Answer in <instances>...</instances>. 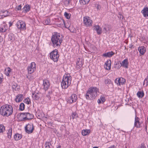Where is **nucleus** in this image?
<instances>
[{"label": "nucleus", "mask_w": 148, "mask_h": 148, "mask_svg": "<svg viewBox=\"0 0 148 148\" xmlns=\"http://www.w3.org/2000/svg\"><path fill=\"white\" fill-rule=\"evenodd\" d=\"M63 39L62 35L57 32H54L51 38L52 44L54 46L55 45L56 47H58L60 46Z\"/></svg>", "instance_id": "1"}, {"label": "nucleus", "mask_w": 148, "mask_h": 148, "mask_svg": "<svg viewBox=\"0 0 148 148\" xmlns=\"http://www.w3.org/2000/svg\"><path fill=\"white\" fill-rule=\"evenodd\" d=\"M13 108L11 106L6 104L2 106L0 109V114L3 116H8L13 112Z\"/></svg>", "instance_id": "2"}, {"label": "nucleus", "mask_w": 148, "mask_h": 148, "mask_svg": "<svg viewBox=\"0 0 148 148\" xmlns=\"http://www.w3.org/2000/svg\"><path fill=\"white\" fill-rule=\"evenodd\" d=\"M98 90V89L95 87L89 88L86 95V99L88 100L95 99L97 96Z\"/></svg>", "instance_id": "3"}, {"label": "nucleus", "mask_w": 148, "mask_h": 148, "mask_svg": "<svg viewBox=\"0 0 148 148\" xmlns=\"http://www.w3.org/2000/svg\"><path fill=\"white\" fill-rule=\"evenodd\" d=\"M71 77L69 75L65 77L64 76L62 82H61V86L63 88H66L71 84Z\"/></svg>", "instance_id": "4"}, {"label": "nucleus", "mask_w": 148, "mask_h": 148, "mask_svg": "<svg viewBox=\"0 0 148 148\" xmlns=\"http://www.w3.org/2000/svg\"><path fill=\"white\" fill-rule=\"evenodd\" d=\"M20 116L23 118V120H27L33 119L34 116L32 114L29 112L21 113H20Z\"/></svg>", "instance_id": "5"}, {"label": "nucleus", "mask_w": 148, "mask_h": 148, "mask_svg": "<svg viewBox=\"0 0 148 148\" xmlns=\"http://www.w3.org/2000/svg\"><path fill=\"white\" fill-rule=\"evenodd\" d=\"M50 58L54 62H57L59 58L58 50L55 49L52 51L50 54Z\"/></svg>", "instance_id": "6"}, {"label": "nucleus", "mask_w": 148, "mask_h": 148, "mask_svg": "<svg viewBox=\"0 0 148 148\" xmlns=\"http://www.w3.org/2000/svg\"><path fill=\"white\" fill-rule=\"evenodd\" d=\"M18 28H19L20 30H23L26 29V25L24 22L20 20L16 24Z\"/></svg>", "instance_id": "7"}, {"label": "nucleus", "mask_w": 148, "mask_h": 148, "mask_svg": "<svg viewBox=\"0 0 148 148\" xmlns=\"http://www.w3.org/2000/svg\"><path fill=\"white\" fill-rule=\"evenodd\" d=\"M34 129V128L33 124L29 123L25 127L26 132L28 134L32 133Z\"/></svg>", "instance_id": "8"}, {"label": "nucleus", "mask_w": 148, "mask_h": 148, "mask_svg": "<svg viewBox=\"0 0 148 148\" xmlns=\"http://www.w3.org/2000/svg\"><path fill=\"white\" fill-rule=\"evenodd\" d=\"M125 82V79L123 78H116L115 79V82L117 85H121L124 84Z\"/></svg>", "instance_id": "9"}, {"label": "nucleus", "mask_w": 148, "mask_h": 148, "mask_svg": "<svg viewBox=\"0 0 148 148\" xmlns=\"http://www.w3.org/2000/svg\"><path fill=\"white\" fill-rule=\"evenodd\" d=\"M139 118L136 116L135 118L134 126L137 128H139L141 127V123L140 121Z\"/></svg>", "instance_id": "10"}, {"label": "nucleus", "mask_w": 148, "mask_h": 148, "mask_svg": "<svg viewBox=\"0 0 148 148\" xmlns=\"http://www.w3.org/2000/svg\"><path fill=\"white\" fill-rule=\"evenodd\" d=\"M43 88L45 90L49 87L50 86V83L49 82L47 79H45L43 81Z\"/></svg>", "instance_id": "11"}, {"label": "nucleus", "mask_w": 148, "mask_h": 148, "mask_svg": "<svg viewBox=\"0 0 148 148\" xmlns=\"http://www.w3.org/2000/svg\"><path fill=\"white\" fill-rule=\"evenodd\" d=\"M111 61L110 60H107L105 64L104 67L106 69L109 70L111 67Z\"/></svg>", "instance_id": "12"}, {"label": "nucleus", "mask_w": 148, "mask_h": 148, "mask_svg": "<svg viewBox=\"0 0 148 148\" xmlns=\"http://www.w3.org/2000/svg\"><path fill=\"white\" fill-rule=\"evenodd\" d=\"M84 23L86 26H91L92 21L90 19H84Z\"/></svg>", "instance_id": "13"}, {"label": "nucleus", "mask_w": 148, "mask_h": 148, "mask_svg": "<svg viewBox=\"0 0 148 148\" xmlns=\"http://www.w3.org/2000/svg\"><path fill=\"white\" fill-rule=\"evenodd\" d=\"M104 82L107 85V86L108 88H110L113 86L112 83L110 79H105Z\"/></svg>", "instance_id": "14"}, {"label": "nucleus", "mask_w": 148, "mask_h": 148, "mask_svg": "<svg viewBox=\"0 0 148 148\" xmlns=\"http://www.w3.org/2000/svg\"><path fill=\"white\" fill-rule=\"evenodd\" d=\"M94 29L95 30L98 34L100 35L102 33V28L99 25H95L94 26Z\"/></svg>", "instance_id": "15"}, {"label": "nucleus", "mask_w": 148, "mask_h": 148, "mask_svg": "<svg viewBox=\"0 0 148 148\" xmlns=\"http://www.w3.org/2000/svg\"><path fill=\"white\" fill-rule=\"evenodd\" d=\"M128 60L126 59L124 60L122 62V63H120L121 66H122L123 67H124L126 68H127L128 67Z\"/></svg>", "instance_id": "16"}, {"label": "nucleus", "mask_w": 148, "mask_h": 148, "mask_svg": "<svg viewBox=\"0 0 148 148\" xmlns=\"http://www.w3.org/2000/svg\"><path fill=\"white\" fill-rule=\"evenodd\" d=\"M138 50L140 54L143 55L146 51V49L144 46L139 47L138 48Z\"/></svg>", "instance_id": "17"}, {"label": "nucleus", "mask_w": 148, "mask_h": 148, "mask_svg": "<svg viewBox=\"0 0 148 148\" xmlns=\"http://www.w3.org/2000/svg\"><path fill=\"white\" fill-rule=\"evenodd\" d=\"M23 98V96L22 94H20L16 96L15 101L16 102H19L21 101Z\"/></svg>", "instance_id": "18"}, {"label": "nucleus", "mask_w": 148, "mask_h": 148, "mask_svg": "<svg viewBox=\"0 0 148 148\" xmlns=\"http://www.w3.org/2000/svg\"><path fill=\"white\" fill-rule=\"evenodd\" d=\"M141 12L143 14L144 16L145 17L148 18V8H145Z\"/></svg>", "instance_id": "19"}, {"label": "nucleus", "mask_w": 148, "mask_h": 148, "mask_svg": "<svg viewBox=\"0 0 148 148\" xmlns=\"http://www.w3.org/2000/svg\"><path fill=\"white\" fill-rule=\"evenodd\" d=\"M114 54V53L112 51H111L103 53V56L106 57H112Z\"/></svg>", "instance_id": "20"}, {"label": "nucleus", "mask_w": 148, "mask_h": 148, "mask_svg": "<svg viewBox=\"0 0 148 148\" xmlns=\"http://www.w3.org/2000/svg\"><path fill=\"white\" fill-rule=\"evenodd\" d=\"M32 97L34 100H38L40 97V94L38 92L33 93L32 95Z\"/></svg>", "instance_id": "21"}, {"label": "nucleus", "mask_w": 148, "mask_h": 148, "mask_svg": "<svg viewBox=\"0 0 148 148\" xmlns=\"http://www.w3.org/2000/svg\"><path fill=\"white\" fill-rule=\"evenodd\" d=\"M30 10V8L29 5H25L23 9V12L24 13H26L29 11Z\"/></svg>", "instance_id": "22"}, {"label": "nucleus", "mask_w": 148, "mask_h": 148, "mask_svg": "<svg viewBox=\"0 0 148 148\" xmlns=\"http://www.w3.org/2000/svg\"><path fill=\"white\" fill-rule=\"evenodd\" d=\"M121 62L120 61H118L116 62L115 61L114 62V67L117 69H119L121 66L120 64Z\"/></svg>", "instance_id": "23"}, {"label": "nucleus", "mask_w": 148, "mask_h": 148, "mask_svg": "<svg viewBox=\"0 0 148 148\" xmlns=\"http://www.w3.org/2000/svg\"><path fill=\"white\" fill-rule=\"evenodd\" d=\"M21 134L18 133L15 134L14 136V138L15 140H18L21 139L22 137Z\"/></svg>", "instance_id": "24"}, {"label": "nucleus", "mask_w": 148, "mask_h": 148, "mask_svg": "<svg viewBox=\"0 0 148 148\" xmlns=\"http://www.w3.org/2000/svg\"><path fill=\"white\" fill-rule=\"evenodd\" d=\"M42 22L45 25H51L52 24V23L50 19H44Z\"/></svg>", "instance_id": "25"}, {"label": "nucleus", "mask_w": 148, "mask_h": 148, "mask_svg": "<svg viewBox=\"0 0 148 148\" xmlns=\"http://www.w3.org/2000/svg\"><path fill=\"white\" fill-rule=\"evenodd\" d=\"M90 132V130H85L82 131V134L84 136H86L89 134Z\"/></svg>", "instance_id": "26"}, {"label": "nucleus", "mask_w": 148, "mask_h": 148, "mask_svg": "<svg viewBox=\"0 0 148 148\" xmlns=\"http://www.w3.org/2000/svg\"><path fill=\"white\" fill-rule=\"evenodd\" d=\"M32 65H34V67H33L32 68H30L29 67H28L27 68L28 73L30 74H31L35 70V69L34 65H33V64H32Z\"/></svg>", "instance_id": "27"}, {"label": "nucleus", "mask_w": 148, "mask_h": 148, "mask_svg": "<svg viewBox=\"0 0 148 148\" xmlns=\"http://www.w3.org/2000/svg\"><path fill=\"white\" fill-rule=\"evenodd\" d=\"M8 29V27L7 25L5 24L3 25V27H1L0 30L1 32H5Z\"/></svg>", "instance_id": "28"}, {"label": "nucleus", "mask_w": 148, "mask_h": 148, "mask_svg": "<svg viewBox=\"0 0 148 148\" xmlns=\"http://www.w3.org/2000/svg\"><path fill=\"white\" fill-rule=\"evenodd\" d=\"M5 72L6 75L8 76H9V73L11 72V69L9 67H7L5 70Z\"/></svg>", "instance_id": "29"}, {"label": "nucleus", "mask_w": 148, "mask_h": 148, "mask_svg": "<svg viewBox=\"0 0 148 148\" xmlns=\"http://www.w3.org/2000/svg\"><path fill=\"white\" fill-rule=\"evenodd\" d=\"M62 20L64 23L65 27L66 28H69L70 25V22H69L68 21L65 22L64 19H62Z\"/></svg>", "instance_id": "30"}, {"label": "nucleus", "mask_w": 148, "mask_h": 148, "mask_svg": "<svg viewBox=\"0 0 148 148\" xmlns=\"http://www.w3.org/2000/svg\"><path fill=\"white\" fill-rule=\"evenodd\" d=\"M137 95L138 97L140 98H142L144 96V93L143 92L138 91Z\"/></svg>", "instance_id": "31"}, {"label": "nucleus", "mask_w": 148, "mask_h": 148, "mask_svg": "<svg viewBox=\"0 0 148 148\" xmlns=\"http://www.w3.org/2000/svg\"><path fill=\"white\" fill-rule=\"evenodd\" d=\"M71 98L72 99V100L73 101V103L76 101L77 99V97L76 95L75 94H72L71 95Z\"/></svg>", "instance_id": "32"}, {"label": "nucleus", "mask_w": 148, "mask_h": 148, "mask_svg": "<svg viewBox=\"0 0 148 148\" xmlns=\"http://www.w3.org/2000/svg\"><path fill=\"white\" fill-rule=\"evenodd\" d=\"M90 0H79L80 3L83 5H85L88 3Z\"/></svg>", "instance_id": "33"}, {"label": "nucleus", "mask_w": 148, "mask_h": 148, "mask_svg": "<svg viewBox=\"0 0 148 148\" xmlns=\"http://www.w3.org/2000/svg\"><path fill=\"white\" fill-rule=\"evenodd\" d=\"M12 88L14 90L16 91L19 89V87L16 84H15L12 86Z\"/></svg>", "instance_id": "34"}, {"label": "nucleus", "mask_w": 148, "mask_h": 148, "mask_svg": "<svg viewBox=\"0 0 148 148\" xmlns=\"http://www.w3.org/2000/svg\"><path fill=\"white\" fill-rule=\"evenodd\" d=\"M76 64L77 67L79 69L82 66V61H77Z\"/></svg>", "instance_id": "35"}, {"label": "nucleus", "mask_w": 148, "mask_h": 148, "mask_svg": "<svg viewBox=\"0 0 148 148\" xmlns=\"http://www.w3.org/2000/svg\"><path fill=\"white\" fill-rule=\"evenodd\" d=\"M64 16L66 18H70L71 16V14L66 12H65L64 13Z\"/></svg>", "instance_id": "36"}, {"label": "nucleus", "mask_w": 148, "mask_h": 148, "mask_svg": "<svg viewBox=\"0 0 148 148\" xmlns=\"http://www.w3.org/2000/svg\"><path fill=\"white\" fill-rule=\"evenodd\" d=\"M51 143L49 142H46L45 144V148H51Z\"/></svg>", "instance_id": "37"}, {"label": "nucleus", "mask_w": 148, "mask_h": 148, "mask_svg": "<svg viewBox=\"0 0 148 148\" xmlns=\"http://www.w3.org/2000/svg\"><path fill=\"white\" fill-rule=\"evenodd\" d=\"M25 108V105L24 103H21L20 105L19 110H23Z\"/></svg>", "instance_id": "38"}, {"label": "nucleus", "mask_w": 148, "mask_h": 148, "mask_svg": "<svg viewBox=\"0 0 148 148\" xmlns=\"http://www.w3.org/2000/svg\"><path fill=\"white\" fill-rule=\"evenodd\" d=\"M5 129L4 126L3 125L0 124V133H3Z\"/></svg>", "instance_id": "39"}, {"label": "nucleus", "mask_w": 148, "mask_h": 148, "mask_svg": "<svg viewBox=\"0 0 148 148\" xmlns=\"http://www.w3.org/2000/svg\"><path fill=\"white\" fill-rule=\"evenodd\" d=\"M24 102L26 103L29 104L31 103V101L29 97L27 98L24 101Z\"/></svg>", "instance_id": "40"}, {"label": "nucleus", "mask_w": 148, "mask_h": 148, "mask_svg": "<svg viewBox=\"0 0 148 148\" xmlns=\"http://www.w3.org/2000/svg\"><path fill=\"white\" fill-rule=\"evenodd\" d=\"M78 115L75 112L73 113L71 115V117L73 119H74L77 117Z\"/></svg>", "instance_id": "41"}, {"label": "nucleus", "mask_w": 148, "mask_h": 148, "mask_svg": "<svg viewBox=\"0 0 148 148\" xmlns=\"http://www.w3.org/2000/svg\"><path fill=\"white\" fill-rule=\"evenodd\" d=\"M32 64H33V65H34L35 66V69H36V64H35V63L34 62H32L30 64V65L28 67H29V68H33V67H34V65H33V66H32Z\"/></svg>", "instance_id": "42"}, {"label": "nucleus", "mask_w": 148, "mask_h": 148, "mask_svg": "<svg viewBox=\"0 0 148 148\" xmlns=\"http://www.w3.org/2000/svg\"><path fill=\"white\" fill-rule=\"evenodd\" d=\"M72 99L71 98V96L70 97L68 98L67 99V102L68 103H69L70 104H71L73 103V101H72Z\"/></svg>", "instance_id": "43"}, {"label": "nucleus", "mask_w": 148, "mask_h": 148, "mask_svg": "<svg viewBox=\"0 0 148 148\" xmlns=\"http://www.w3.org/2000/svg\"><path fill=\"white\" fill-rule=\"evenodd\" d=\"M145 83L146 86H147L148 85V76L145 79L143 84L144 85Z\"/></svg>", "instance_id": "44"}, {"label": "nucleus", "mask_w": 148, "mask_h": 148, "mask_svg": "<svg viewBox=\"0 0 148 148\" xmlns=\"http://www.w3.org/2000/svg\"><path fill=\"white\" fill-rule=\"evenodd\" d=\"M12 132V130H11L10 131H9L8 133V137L9 138H11Z\"/></svg>", "instance_id": "45"}, {"label": "nucleus", "mask_w": 148, "mask_h": 148, "mask_svg": "<svg viewBox=\"0 0 148 148\" xmlns=\"http://www.w3.org/2000/svg\"><path fill=\"white\" fill-rule=\"evenodd\" d=\"M106 27L108 31H109L111 30V26L109 25H106Z\"/></svg>", "instance_id": "46"}, {"label": "nucleus", "mask_w": 148, "mask_h": 148, "mask_svg": "<svg viewBox=\"0 0 148 148\" xmlns=\"http://www.w3.org/2000/svg\"><path fill=\"white\" fill-rule=\"evenodd\" d=\"M21 5H20L16 7V9L17 10H21Z\"/></svg>", "instance_id": "47"}, {"label": "nucleus", "mask_w": 148, "mask_h": 148, "mask_svg": "<svg viewBox=\"0 0 148 148\" xmlns=\"http://www.w3.org/2000/svg\"><path fill=\"white\" fill-rule=\"evenodd\" d=\"M100 99L101 101H102L103 103L105 101V98L104 97H100Z\"/></svg>", "instance_id": "48"}, {"label": "nucleus", "mask_w": 148, "mask_h": 148, "mask_svg": "<svg viewBox=\"0 0 148 148\" xmlns=\"http://www.w3.org/2000/svg\"><path fill=\"white\" fill-rule=\"evenodd\" d=\"M134 47L132 43L130 45H129V48L132 49V48H134Z\"/></svg>", "instance_id": "49"}, {"label": "nucleus", "mask_w": 148, "mask_h": 148, "mask_svg": "<svg viewBox=\"0 0 148 148\" xmlns=\"http://www.w3.org/2000/svg\"><path fill=\"white\" fill-rule=\"evenodd\" d=\"M138 148H146V147L145 146L144 144H141L140 146Z\"/></svg>", "instance_id": "50"}, {"label": "nucleus", "mask_w": 148, "mask_h": 148, "mask_svg": "<svg viewBox=\"0 0 148 148\" xmlns=\"http://www.w3.org/2000/svg\"><path fill=\"white\" fill-rule=\"evenodd\" d=\"M101 6L99 5H97V8L98 10H99L101 9Z\"/></svg>", "instance_id": "51"}, {"label": "nucleus", "mask_w": 148, "mask_h": 148, "mask_svg": "<svg viewBox=\"0 0 148 148\" xmlns=\"http://www.w3.org/2000/svg\"><path fill=\"white\" fill-rule=\"evenodd\" d=\"M29 75L27 76V78L29 80H31L33 79V78H30V77H29Z\"/></svg>", "instance_id": "52"}, {"label": "nucleus", "mask_w": 148, "mask_h": 148, "mask_svg": "<svg viewBox=\"0 0 148 148\" xmlns=\"http://www.w3.org/2000/svg\"><path fill=\"white\" fill-rule=\"evenodd\" d=\"M103 30H105V32L106 33L108 31V30H107V29L106 27H105L103 28Z\"/></svg>", "instance_id": "53"}, {"label": "nucleus", "mask_w": 148, "mask_h": 148, "mask_svg": "<svg viewBox=\"0 0 148 148\" xmlns=\"http://www.w3.org/2000/svg\"><path fill=\"white\" fill-rule=\"evenodd\" d=\"M108 148H116V147L115 146L113 145L112 146H111L110 147H109Z\"/></svg>", "instance_id": "54"}, {"label": "nucleus", "mask_w": 148, "mask_h": 148, "mask_svg": "<svg viewBox=\"0 0 148 148\" xmlns=\"http://www.w3.org/2000/svg\"><path fill=\"white\" fill-rule=\"evenodd\" d=\"M119 15L120 16L119 17L120 18H121L122 19L124 17H123V16H122L121 15ZM118 17H119V16H118Z\"/></svg>", "instance_id": "55"}, {"label": "nucleus", "mask_w": 148, "mask_h": 148, "mask_svg": "<svg viewBox=\"0 0 148 148\" xmlns=\"http://www.w3.org/2000/svg\"><path fill=\"white\" fill-rule=\"evenodd\" d=\"M2 38L1 36H0V43H1L2 41Z\"/></svg>", "instance_id": "56"}, {"label": "nucleus", "mask_w": 148, "mask_h": 148, "mask_svg": "<svg viewBox=\"0 0 148 148\" xmlns=\"http://www.w3.org/2000/svg\"><path fill=\"white\" fill-rule=\"evenodd\" d=\"M97 102H98V103H100L101 102V100L100 99H99L98 100Z\"/></svg>", "instance_id": "57"}, {"label": "nucleus", "mask_w": 148, "mask_h": 148, "mask_svg": "<svg viewBox=\"0 0 148 148\" xmlns=\"http://www.w3.org/2000/svg\"><path fill=\"white\" fill-rule=\"evenodd\" d=\"M9 24H10V27L12 25V23L10 22H9Z\"/></svg>", "instance_id": "58"}, {"label": "nucleus", "mask_w": 148, "mask_h": 148, "mask_svg": "<svg viewBox=\"0 0 148 148\" xmlns=\"http://www.w3.org/2000/svg\"><path fill=\"white\" fill-rule=\"evenodd\" d=\"M2 82V79L0 77V83Z\"/></svg>", "instance_id": "59"}, {"label": "nucleus", "mask_w": 148, "mask_h": 148, "mask_svg": "<svg viewBox=\"0 0 148 148\" xmlns=\"http://www.w3.org/2000/svg\"><path fill=\"white\" fill-rule=\"evenodd\" d=\"M92 148H98L97 147H93Z\"/></svg>", "instance_id": "60"}, {"label": "nucleus", "mask_w": 148, "mask_h": 148, "mask_svg": "<svg viewBox=\"0 0 148 148\" xmlns=\"http://www.w3.org/2000/svg\"><path fill=\"white\" fill-rule=\"evenodd\" d=\"M29 77H30V78H33L32 76H29Z\"/></svg>", "instance_id": "61"}, {"label": "nucleus", "mask_w": 148, "mask_h": 148, "mask_svg": "<svg viewBox=\"0 0 148 148\" xmlns=\"http://www.w3.org/2000/svg\"><path fill=\"white\" fill-rule=\"evenodd\" d=\"M84 18H86H86H86L85 17H84Z\"/></svg>", "instance_id": "62"}]
</instances>
